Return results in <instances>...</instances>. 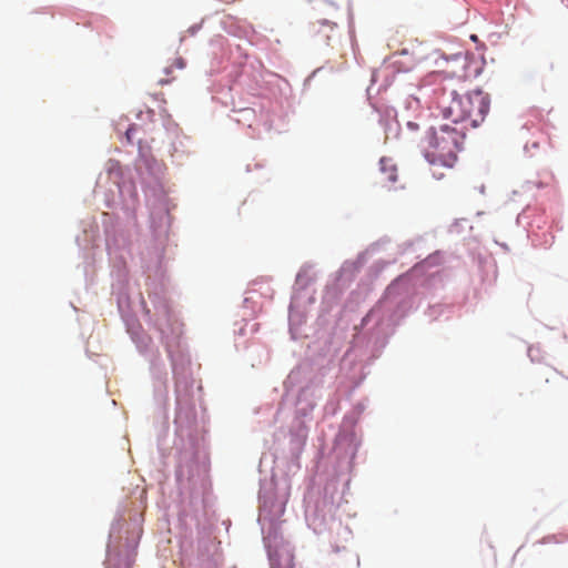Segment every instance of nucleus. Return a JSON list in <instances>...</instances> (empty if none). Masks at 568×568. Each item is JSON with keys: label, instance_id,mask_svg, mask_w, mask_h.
Returning a JSON list of instances; mask_svg holds the SVG:
<instances>
[{"label": "nucleus", "instance_id": "nucleus-1", "mask_svg": "<svg viewBox=\"0 0 568 568\" xmlns=\"http://www.w3.org/2000/svg\"><path fill=\"white\" fill-rule=\"evenodd\" d=\"M465 139V131L449 124H442L438 128L432 126L422 141L424 155L434 166L450 169L457 160V152L462 149Z\"/></svg>", "mask_w": 568, "mask_h": 568}, {"label": "nucleus", "instance_id": "nucleus-4", "mask_svg": "<svg viewBox=\"0 0 568 568\" xmlns=\"http://www.w3.org/2000/svg\"><path fill=\"white\" fill-rule=\"evenodd\" d=\"M173 67L176 68V69H183L185 67V62H184V60L182 58L174 59L173 64L165 69V73L170 74L171 73V69Z\"/></svg>", "mask_w": 568, "mask_h": 568}, {"label": "nucleus", "instance_id": "nucleus-8", "mask_svg": "<svg viewBox=\"0 0 568 568\" xmlns=\"http://www.w3.org/2000/svg\"><path fill=\"white\" fill-rule=\"evenodd\" d=\"M433 175L437 178L436 172H433ZM442 176H443V174H439L438 179L442 178Z\"/></svg>", "mask_w": 568, "mask_h": 568}, {"label": "nucleus", "instance_id": "nucleus-6", "mask_svg": "<svg viewBox=\"0 0 568 568\" xmlns=\"http://www.w3.org/2000/svg\"><path fill=\"white\" fill-rule=\"evenodd\" d=\"M407 126H408L410 130H413V131H414V130H418V128H419V126H418V124H417V123H415V122H408V123H407Z\"/></svg>", "mask_w": 568, "mask_h": 568}, {"label": "nucleus", "instance_id": "nucleus-7", "mask_svg": "<svg viewBox=\"0 0 568 568\" xmlns=\"http://www.w3.org/2000/svg\"><path fill=\"white\" fill-rule=\"evenodd\" d=\"M158 83H159L160 85H164V84L170 83V80H169V79H165V78H161V79H159Z\"/></svg>", "mask_w": 568, "mask_h": 568}, {"label": "nucleus", "instance_id": "nucleus-3", "mask_svg": "<svg viewBox=\"0 0 568 568\" xmlns=\"http://www.w3.org/2000/svg\"><path fill=\"white\" fill-rule=\"evenodd\" d=\"M381 172L384 179L388 182H396L397 180V166L392 159L382 158L379 161Z\"/></svg>", "mask_w": 568, "mask_h": 568}, {"label": "nucleus", "instance_id": "nucleus-5", "mask_svg": "<svg viewBox=\"0 0 568 568\" xmlns=\"http://www.w3.org/2000/svg\"><path fill=\"white\" fill-rule=\"evenodd\" d=\"M135 130H136L135 125H131L125 131V139H126L128 143H130V144H132L133 141H134V132H135Z\"/></svg>", "mask_w": 568, "mask_h": 568}, {"label": "nucleus", "instance_id": "nucleus-2", "mask_svg": "<svg viewBox=\"0 0 568 568\" xmlns=\"http://www.w3.org/2000/svg\"><path fill=\"white\" fill-rule=\"evenodd\" d=\"M490 106V99L483 90H474L465 95H453L447 105H442L443 115L464 131L480 125Z\"/></svg>", "mask_w": 568, "mask_h": 568}]
</instances>
